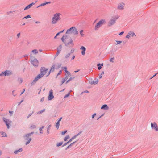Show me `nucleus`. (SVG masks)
I'll list each match as a JSON object with an SVG mask.
<instances>
[{
    "label": "nucleus",
    "mask_w": 158,
    "mask_h": 158,
    "mask_svg": "<svg viewBox=\"0 0 158 158\" xmlns=\"http://www.w3.org/2000/svg\"><path fill=\"white\" fill-rule=\"evenodd\" d=\"M61 39L66 46L71 47H73L74 46V44L73 40L71 38L69 39L67 35H64Z\"/></svg>",
    "instance_id": "1"
},
{
    "label": "nucleus",
    "mask_w": 158,
    "mask_h": 158,
    "mask_svg": "<svg viewBox=\"0 0 158 158\" xmlns=\"http://www.w3.org/2000/svg\"><path fill=\"white\" fill-rule=\"evenodd\" d=\"M61 15V14L60 13H56L54 14L51 20L52 23L53 24L57 23L61 19L60 17Z\"/></svg>",
    "instance_id": "2"
},
{
    "label": "nucleus",
    "mask_w": 158,
    "mask_h": 158,
    "mask_svg": "<svg viewBox=\"0 0 158 158\" xmlns=\"http://www.w3.org/2000/svg\"><path fill=\"white\" fill-rule=\"evenodd\" d=\"M66 33L68 34L76 35L78 34V31L76 27H73L67 30Z\"/></svg>",
    "instance_id": "3"
},
{
    "label": "nucleus",
    "mask_w": 158,
    "mask_h": 158,
    "mask_svg": "<svg viewBox=\"0 0 158 158\" xmlns=\"http://www.w3.org/2000/svg\"><path fill=\"white\" fill-rule=\"evenodd\" d=\"M119 17L118 16H114L112 17L109 21L108 25L111 26L114 24L116 23V20L118 19Z\"/></svg>",
    "instance_id": "4"
},
{
    "label": "nucleus",
    "mask_w": 158,
    "mask_h": 158,
    "mask_svg": "<svg viewBox=\"0 0 158 158\" xmlns=\"http://www.w3.org/2000/svg\"><path fill=\"white\" fill-rule=\"evenodd\" d=\"M106 21L105 19H101L98 22L96 25L95 27V30H97L102 25L105 24Z\"/></svg>",
    "instance_id": "5"
},
{
    "label": "nucleus",
    "mask_w": 158,
    "mask_h": 158,
    "mask_svg": "<svg viewBox=\"0 0 158 158\" xmlns=\"http://www.w3.org/2000/svg\"><path fill=\"white\" fill-rule=\"evenodd\" d=\"M48 69L44 67H41L40 69V73L44 76V75H47V73L48 72Z\"/></svg>",
    "instance_id": "6"
},
{
    "label": "nucleus",
    "mask_w": 158,
    "mask_h": 158,
    "mask_svg": "<svg viewBox=\"0 0 158 158\" xmlns=\"http://www.w3.org/2000/svg\"><path fill=\"white\" fill-rule=\"evenodd\" d=\"M151 127L152 129L155 131H158V126L155 122L151 123Z\"/></svg>",
    "instance_id": "7"
},
{
    "label": "nucleus",
    "mask_w": 158,
    "mask_h": 158,
    "mask_svg": "<svg viewBox=\"0 0 158 158\" xmlns=\"http://www.w3.org/2000/svg\"><path fill=\"white\" fill-rule=\"evenodd\" d=\"M12 74V72L10 70H6L5 72H2L0 74V76H7L11 75Z\"/></svg>",
    "instance_id": "8"
},
{
    "label": "nucleus",
    "mask_w": 158,
    "mask_h": 158,
    "mask_svg": "<svg viewBox=\"0 0 158 158\" xmlns=\"http://www.w3.org/2000/svg\"><path fill=\"white\" fill-rule=\"evenodd\" d=\"M125 4L123 2H120L117 6V9L118 10H122L124 9Z\"/></svg>",
    "instance_id": "9"
},
{
    "label": "nucleus",
    "mask_w": 158,
    "mask_h": 158,
    "mask_svg": "<svg viewBox=\"0 0 158 158\" xmlns=\"http://www.w3.org/2000/svg\"><path fill=\"white\" fill-rule=\"evenodd\" d=\"M31 63L35 67H37L38 66V61L36 59H34L31 60Z\"/></svg>",
    "instance_id": "10"
},
{
    "label": "nucleus",
    "mask_w": 158,
    "mask_h": 158,
    "mask_svg": "<svg viewBox=\"0 0 158 158\" xmlns=\"http://www.w3.org/2000/svg\"><path fill=\"white\" fill-rule=\"evenodd\" d=\"M135 36L136 35L133 32L130 31L128 32V34L126 35V37L127 38L129 39L131 37Z\"/></svg>",
    "instance_id": "11"
},
{
    "label": "nucleus",
    "mask_w": 158,
    "mask_h": 158,
    "mask_svg": "<svg viewBox=\"0 0 158 158\" xmlns=\"http://www.w3.org/2000/svg\"><path fill=\"white\" fill-rule=\"evenodd\" d=\"M3 121L5 122L6 125L7 126L8 128H9V124L11 123V121L8 119H6L5 118H3Z\"/></svg>",
    "instance_id": "12"
},
{
    "label": "nucleus",
    "mask_w": 158,
    "mask_h": 158,
    "mask_svg": "<svg viewBox=\"0 0 158 158\" xmlns=\"http://www.w3.org/2000/svg\"><path fill=\"white\" fill-rule=\"evenodd\" d=\"M53 90L52 89L50 90L49 91V93L48 97V100H50L54 98V97L53 95Z\"/></svg>",
    "instance_id": "13"
},
{
    "label": "nucleus",
    "mask_w": 158,
    "mask_h": 158,
    "mask_svg": "<svg viewBox=\"0 0 158 158\" xmlns=\"http://www.w3.org/2000/svg\"><path fill=\"white\" fill-rule=\"evenodd\" d=\"M43 76V75L40 73L35 78L33 81L34 82L37 81L39 79L41 78Z\"/></svg>",
    "instance_id": "14"
},
{
    "label": "nucleus",
    "mask_w": 158,
    "mask_h": 158,
    "mask_svg": "<svg viewBox=\"0 0 158 158\" xmlns=\"http://www.w3.org/2000/svg\"><path fill=\"white\" fill-rule=\"evenodd\" d=\"M80 133H81L80 132L73 137L68 142H67V143H69V142L72 141L73 139L76 138V137L80 134Z\"/></svg>",
    "instance_id": "15"
},
{
    "label": "nucleus",
    "mask_w": 158,
    "mask_h": 158,
    "mask_svg": "<svg viewBox=\"0 0 158 158\" xmlns=\"http://www.w3.org/2000/svg\"><path fill=\"white\" fill-rule=\"evenodd\" d=\"M81 50H82L81 54L83 55H85V51H86V48L84 46H81L80 48Z\"/></svg>",
    "instance_id": "16"
},
{
    "label": "nucleus",
    "mask_w": 158,
    "mask_h": 158,
    "mask_svg": "<svg viewBox=\"0 0 158 158\" xmlns=\"http://www.w3.org/2000/svg\"><path fill=\"white\" fill-rule=\"evenodd\" d=\"M62 119V117L60 118L58 120V122L56 123L55 126L56 128H57V129H58L59 128V127L60 124V122Z\"/></svg>",
    "instance_id": "17"
},
{
    "label": "nucleus",
    "mask_w": 158,
    "mask_h": 158,
    "mask_svg": "<svg viewBox=\"0 0 158 158\" xmlns=\"http://www.w3.org/2000/svg\"><path fill=\"white\" fill-rule=\"evenodd\" d=\"M35 4V3L34 2H32L31 4H30L28 5L24 9V10H27L30 8H31L32 6Z\"/></svg>",
    "instance_id": "18"
},
{
    "label": "nucleus",
    "mask_w": 158,
    "mask_h": 158,
    "mask_svg": "<svg viewBox=\"0 0 158 158\" xmlns=\"http://www.w3.org/2000/svg\"><path fill=\"white\" fill-rule=\"evenodd\" d=\"M108 109L109 107L106 104H104L102 105L101 107V109H103L105 110H107Z\"/></svg>",
    "instance_id": "19"
},
{
    "label": "nucleus",
    "mask_w": 158,
    "mask_h": 158,
    "mask_svg": "<svg viewBox=\"0 0 158 158\" xmlns=\"http://www.w3.org/2000/svg\"><path fill=\"white\" fill-rule=\"evenodd\" d=\"M55 69L54 65L52 66L51 67L50 71L48 72L47 76H48L50 75L51 72H53L54 70Z\"/></svg>",
    "instance_id": "20"
},
{
    "label": "nucleus",
    "mask_w": 158,
    "mask_h": 158,
    "mask_svg": "<svg viewBox=\"0 0 158 158\" xmlns=\"http://www.w3.org/2000/svg\"><path fill=\"white\" fill-rule=\"evenodd\" d=\"M50 2H46L45 3H43L40 4L39 6L37 7H40V6H45L48 4H50Z\"/></svg>",
    "instance_id": "21"
},
{
    "label": "nucleus",
    "mask_w": 158,
    "mask_h": 158,
    "mask_svg": "<svg viewBox=\"0 0 158 158\" xmlns=\"http://www.w3.org/2000/svg\"><path fill=\"white\" fill-rule=\"evenodd\" d=\"M65 78H66L67 79L68 78V77H70L71 76V74H70V72H69L68 73H66L65 74Z\"/></svg>",
    "instance_id": "22"
},
{
    "label": "nucleus",
    "mask_w": 158,
    "mask_h": 158,
    "mask_svg": "<svg viewBox=\"0 0 158 158\" xmlns=\"http://www.w3.org/2000/svg\"><path fill=\"white\" fill-rule=\"evenodd\" d=\"M103 64L102 63V64H97V66H98V70H100L101 68L103 66Z\"/></svg>",
    "instance_id": "23"
},
{
    "label": "nucleus",
    "mask_w": 158,
    "mask_h": 158,
    "mask_svg": "<svg viewBox=\"0 0 158 158\" xmlns=\"http://www.w3.org/2000/svg\"><path fill=\"white\" fill-rule=\"evenodd\" d=\"M62 48V46L61 45H60L57 48V51L60 52Z\"/></svg>",
    "instance_id": "24"
},
{
    "label": "nucleus",
    "mask_w": 158,
    "mask_h": 158,
    "mask_svg": "<svg viewBox=\"0 0 158 158\" xmlns=\"http://www.w3.org/2000/svg\"><path fill=\"white\" fill-rule=\"evenodd\" d=\"M64 31V30H63V31H62L58 33L56 35V36L54 38L56 39V37L58 36L60 34V33H63Z\"/></svg>",
    "instance_id": "25"
},
{
    "label": "nucleus",
    "mask_w": 158,
    "mask_h": 158,
    "mask_svg": "<svg viewBox=\"0 0 158 158\" xmlns=\"http://www.w3.org/2000/svg\"><path fill=\"white\" fill-rule=\"evenodd\" d=\"M70 138V137L69 135H67L64 138V141H66L68 139H69Z\"/></svg>",
    "instance_id": "26"
},
{
    "label": "nucleus",
    "mask_w": 158,
    "mask_h": 158,
    "mask_svg": "<svg viewBox=\"0 0 158 158\" xmlns=\"http://www.w3.org/2000/svg\"><path fill=\"white\" fill-rule=\"evenodd\" d=\"M17 81L18 83L20 84L23 81L22 79L21 78H18Z\"/></svg>",
    "instance_id": "27"
},
{
    "label": "nucleus",
    "mask_w": 158,
    "mask_h": 158,
    "mask_svg": "<svg viewBox=\"0 0 158 158\" xmlns=\"http://www.w3.org/2000/svg\"><path fill=\"white\" fill-rule=\"evenodd\" d=\"M22 151V149L21 148V149H19V150H17L16 151H15V152H14V153H15V154H17L19 152H21V151Z\"/></svg>",
    "instance_id": "28"
},
{
    "label": "nucleus",
    "mask_w": 158,
    "mask_h": 158,
    "mask_svg": "<svg viewBox=\"0 0 158 158\" xmlns=\"http://www.w3.org/2000/svg\"><path fill=\"white\" fill-rule=\"evenodd\" d=\"M33 133H31L29 134H27L25 136V137H26L27 138L26 139H27V138L29 136H31V135Z\"/></svg>",
    "instance_id": "29"
},
{
    "label": "nucleus",
    "mask_w": 158,
    "mask_h": 158,
    "mask_svg": "<svg viewBox=\"0 0 158 158\" xmlns=\"http://www.w3.org/2000/svg\"><path fill=\"white\" fill-rule=\"evenodd\" d=\"M67 80V79L65 78L63 79L61 81V85H62Z\"/></svg>",
    "instance_id": "30"
},
{
    "label": "nucleus",
    "mask_w": 158,
    "mask_h": 158,
    "mask_svg": "<svg viewBox=\"0 0 158 158\" xmlns=\"http://www.w3.org/2000/svg\"><path fill=\"white\" fill-rule=\"evenodd\" d=\"M83 30H81L80 31V34L81 37H83L84 36V34L83 33Z\"/></svg>",
    "instance_id": "31"
},
{
    "label": "nucleus",
    "mask_w": 158,
    "mask_h": 158,
    "mask_svg": "<svg viewBox=\"0 0 158 158\" xmlns=\"http://www.w3.org/2000/svg\"><path fill=\"white\" fill-rule=\"evenodd\" d=\"M98 79H97L96 80H95V81H93V84H96L98 83Z\"/></svg>",
    "instance_id": "32"
},
{
    "label": "nucleus",
    "mask_w": 158,
    "mask_h": 158,
    "mask_svg": "<svg viewBox=\"0 0 158 158\" xmlns=\"http://www.w3.org/2000/svg\"><path fill=\"white\" fill-rule=\"evenodd\" d=\"M63 143V142L58 143L57 144V146L58 147L60 146Z\"/></svg>",
    "instance_id": "33"
},
{
    "label": "nucleus",
    "mask_w": 158,
    "mask_h": 158,
    "mask_svg": "<svg viewBox=\"0 0 158 158\" xmlns=\"http://www.w3.org/2000/svg\"><path fill=\"white\" fill-rule=\"evenodd\" d=\"M31 138H29V139L27 141V142L26 143V144L27 145L31 141Z\"/></svg>",
    "instance_id": "34"
},
{
    "label": "nucleus",
    "mask_w": 158,
    "mask_h": 158,
    "mask_svg": "<svg viewBox=\"0 0 158 158\" xmlns=\"http://www.w3.org/2000/svg\"><path fill=\"white\" fill-rule=\"evenodd\" d=\"M31 18V17L30 15H27V16L24 17L23 19H27L28 18Z\"/></svg>",
    "instance_id": "35"
},
{
    "label": "nucleus",
    "mask_w": 158,
    "mask_h": 158,
    "mask_svg": "<svg viewBox=\"0 0 158 158\" xmlns=\"http://www.w3.org/2000/svg\"><path fill=\"white\" fill-rule=\"evenodd\" d=\"M63 68L64 69V71H65V72H66V73H68L69 72L68 71H67V68L66 67H64Z\"/></svg>",
    "instance_id": "36"
},
{
    "label": "nucleus",
    "mask_w": 158,
    "mask_h": 158,
    "mask_svg": "<svg viewBox=\"0 0 158 158\" xmlns=\"http://www.w3.org/2000/svg\"><path fill=\"white\" fill-rule=\"evenodd\" d=\"M32 52L35 54H36L38 53L37 50L36 49H34V50H33L32 51Z\"/></svg>",
    "instance_id": "37"
},
{
    "label": "nucleus",
    "mask_w": 158,
    "mask_h": 158,
    "mask_svg": "<svg viewBox=\"0 0 158 158\" xmlns=\"http://www.w3.org/2000/svg\"><path fill=\"white\" fill-rule=\"evenodd\" d=\"M15 11H8L7 12V14L8 15H10V13H13V12H15Z\"/></svg>",
    "instance_id": "38"
},
{
    "label": "nucleus",
    "mask_w": 158,
    "mask_h": 158,
    "mask_svg": "<svg viewBox=\"0 0 158 158\" xmlns=\"http://www.w3.org/2000/svg\"><path fill=\"white\" fill-rule=\"evenodd\" d=\"M67 132V131L66 130L64 131H62L61 132V134L62 135H64Z\"/></svg>",
    "instance_id": "39"
},
{
    "label": "nucleus",
    "mask_w": 158,
    "mask_h": 158,
    "mask_svg": "<svg viewBox=\"0 0 158 158\" xmlns=\"http://www.w3.org/2000/svg\"><path fill=\"white\" fill-rule=\"evenodd\" d=\"M116 42L117 43L116 44V45L120 44L122 43V41H116Z\"/></svg>",
    "instance_id": "40"
},
{
    "label": "nucleus",
    "mask_w": 158,
    "mask_h": 158,
    "mask_svg": "<svg viewBox=\"0 0 158 158\" xmlns=\"http://www.w3.org/2000/svg\"><path fill=\"white\" fill-rule=\"evenodd\" d=\"M44 127L43 126L42 127V128H40V133L42 134L43 133V131L42 130V129L44 128Z\"/></svg>",
    "instance_id": "41"
},
{
    "label": "nucleus",
    "mask_w": 158,
    "mask_h": 158,
    "mask_svg": "<svg viewBox=\"0 0 158 158\" xmlns=\"http://www.w3.org/2000/svg\"><path fill=\"white\" fill-rule=\"evenodd\" d=\"M70 53H68V54H67L65 56V57L66 58H68L70 56Z\"/></svg>",
    "instance_id": "42"
},
{
    "label": "nucleus",
    "mask_w": 158,
    "mask_h": 158,
    "mask_svg": "<svg viewBox=\"0 0 158 158\" xmlns=\"http://www.w3.org/2000/svg\"><path fill=\"white\" fill-rule=\"evenodd\" d=\"M45 110V109H44L43 110H41V111H40L39 112H38V114H41Z\"/></svg>",
    "instance_id": "43"
},
{
    "label": "nucleus",
    "mask_w": 158,
    "mask_h": 158,
    "mask_svg": "<svg viewBox=\"0 0 158 158\" xmlns=\"http://www.w3.org/2000/svg\"><path fill=\"white\" fill-rule=\"evenodd\" d=\"M114 58H111L110 59V61L111 62H112V63H113L114 62Z\"/></svg>",
    "instance_id": "44"
},
{
    "label": "nucleus",
    "mask_w": 158,
    "mask_h": 158,
    "mask_svg": "<svg viewBox=\"0 0 158 158\" xmlns=\"http://www.w3.org/2000/svg\"><path fill=\"white\" fill-rule=\"evenodd\" d=\"M2 136L3 137L6 136V133H5L4 132H2Z\"/></svg>",
    "instance_id": "45"
},
{
    "label": "nucleus",
    "mask_w": 158,
    "mask_h": 158,
    "mask_svg": "<svg viewBox=\"0 0 158 158\" xmlns=\"http://www.w3.org/2000/svg\"><path fill=\"white\" fill-rule=\"evenodd\" d=\"M61 72H62V71L61 70H60L59 71V72L57 74V76H56V78H57V76L59 75H60V74H61Z\"/></svg>",
    "instance_id": "46"
},
{
    "label": "nucleus",
    "mask_w": 158,
    "mask_h": 158,
    "mask_svg": "<svg viewBox=\"0 0 158 158\" xmlns=\"http://www.w3.org/2000/svg\"><path fill=\"white\" fill-rule=\"evenodd\" d=\"M69 94H70V93H69L67 94H66L65 95V96L64 97V98H66V97H68L69 95Z\"/></svg>",
    "instance_id": "47"
},
{
    "label": "nucleus",
    "mask_w": 158,
    "mask_h": 158,
    "mask_svg": "<svg viewBox=\"0 0 158 158\" xmlns=\"http://www.w3.org/2000/svg\"><path fill=\"white\" fill-rule=\"evenodd\" d=\"M60 52L57 51V53H56V56H57L60 53Z\"/></svg>",
    "instance_id": "48"
},
{
    "label": "nucleus",
    "mask_w": 158,
    "mask_h": 158,
    "mask_svg": "<svg viewBox=\"0 0 158 158\" xmlns=\"http://www.w3.org/2000/svg\"><path fill=\"white\" fill-rule=\"evenodd\" d=\"M75 51V49L74 48H72L71 50V53Z\"/></svg>",
    "instance_id": "49"
},
{
    "label": "nucleus",
    "mask_w": 158,
    "mask_h": 158,
    "mask_svg": "<svg viewBox=\"0 0 158 158\" xmlns=\"http://www.w3.org/2000/svg\"><path fill=\"white\" fill-rule=\"evenodd\" d=\"M15 91H13L12 92V94H13V95L14 96H15L16 95V94H14V92H15Z\"/></svg>",
    "instance_id": "50"
},
{
    "label": "nucleus",
    "mask_w": 158,
    "mask_h": 158,
    "mask_svg": "<svg viewBox=\"0 0 158 158\" xmlns=\"http://www.w3.org/2000/svg\"><path fill=\"white\" fill-rule=\"evenodd\" d=\"M96 113H94V114L92 115V118H94V117L96 116Z\"/></svg>",
    "instance_id": "51"
},
{
    "label": "nucleus",
    "mask_w": 158,
    "mask_h": 158,
    "mask_svg": "<svg viewBox=\"0 0 158 158\" xmlns=\"http://www.w3.org/2000/svg\"><path fill=\"white\" fill-rule=\"evenodd\" d=\"M76 142H73V143H72L69 146L67 147V148H69V147L72 145L74 143H75Z\"/></svg>",
    "instance_id": "52"
},
{
    "label": "nucleus",
    "mask_w": 158,
    "mask_h": 158,
    "mask_svg": "<svg viewBox=\"0 0 158 158\" xmlns=\"http://www.w3.org/2000/svg\"><path fill=\"white\" fill-rule=\"evenodd\" d=\"M44 97H43V98H41V100H40V101H41V102H43V101H44Z\"/></svg>",
    "instance_id": "53"
},
{
    "label": "nucleus",
    "mask_w": 158,
    "mask_h": 158,
    "mask_svg": "<svg viewBox=\"0 0 158 158\" xmlns=\"http://www.w3.org/2000/svg\"><path fill=\"white\" fill-rule=\"evenodd\" d=\"M124 33V32H122L119 33V35H122Z\"/></svg>",
    "instance_id": "54"
},
{
    "label": "nucleus",
    "mask_w": 158,
    "mask_h": 158,
    "mask_svg": "<svg viewBox=\"0 0 158 158\" xmlns=\"http://www.w3.org/2000/svg\"><path fill=\"white\" fill-rule=\"evenodd\" d=\"M9 113L10 114H11V115H12V114L13 113V111H10Z\"/></svg>",
    "instance_id": "55"
},
{
    "label": "nucleus",
    "mask_w": 158,
    "mask_h": 158,
    "mask_svg": "<svg viewBox=\"0 0 158 158\" xmlns=\"http://www.w3.org/2000/svg\"><path fill=\"white\" fill-rule=\"evenodd\" d=\"M20 33H18L17 34V37H18V38H19V36H20Z\"/></svg>",
    "instance_id": "56"
},
{
    "label": "nucleus",
    "mask_w": 158,
    "mask_h": 158,
    "mask_svg": "<svg viewBox=\"0 0 158 158\" xmlns=\"http://www.w3.org/2000/svg\"><path fill=\"white\" fill-rule=\"evenodd\" d=\"M102 74H100L99 76V78H101L102 77Z\"/></svg>",
    "instance_id": "57"
},
{
    "label": "nucleus",
    "mask_w": 158,
    "mask_h": 158,
    "mask_svg": "<svg viewBox=\"0 0 158 158\" xmlns=\"http://www.w3.org/2000/svg\"><path fill=\"white\" fill-rule=\"evenodd\" d=\"M31 115V114H30L27 117V118H28Z\"/></svg>",
    "instance_id": "58"
},
{
    "label": "nucleus",
    "mask_w": 158,
    "mask_h": 158,
    "mask_svg": "<svg viewBox=\"0 0 158 158\" xmlns=\"http://www.w3.org/2000/svg\"><path fill=\"white\" fill-rule=\"evenodd\" d=\"M74 58H75V56H73V57H72V58L71 59V60H73L74 59Z\"/></svg>",
    "instance_id": "59"
},
{
    "label": "nucleus",
    "mask_w": 158,
    "mask_h": 158,
    "mask_svg": "<svg viewBox=\"0 0 158 158\" xmlns=\"http://www.w3.org/2000/svg\"><path fill=\"white\" fill-rule=\"evenodd\" d=\"M158 73H157L156 74H155L151 78V79H152V78H153L154 76H156V75Z\"/></svg>",
    "instance_id": "60"
},
{
    "label": "nucleus",
    "mask_w": 158,
    "mask_h": 158,
    "mask_svg": "<svg viewBox=\"0 0 158 158\" xmlns=\"http://www.w3.org/2000/svg\"><path fill=\"white\" fill-rule=\"evenodd\" d=\"M70 81V80L69 79L68 81H67L66 82V83H67Z\"/></svg>",
    "instance_id": "61"
},
{
    "label": "nucleus",
    "mask_w": 158,
    "mask_h": 158,
    "mask_svg": "<svg viewBox=\"0 0 158 158\" xmlns=\"http://www.w3.org/2000/svg\"><path fill=\"white\" fill-rule=\"evenodd\" d=\"M79 71V70H78L77 71H74V72L76 73V72H77Z\"/></svg>",
    "instance_id": "62"
},
{
    "label": "nucleus",
    "mask_w": 158,
    "mask_h": 158,
    "mask_svg": "<svg viewBox=\"0 0 158 158\" xmlns=\"http://www.w3.org/2000/svg\"><path fill=\"white\" fill-rule=\"evenodd\" d=\"M40 23V22L38 21H36L35 22V23Z\"/></svg>",
    "instance_id": "63"
},
{
    "label": "nucleus",
    "mask_w": 158,
    "mask_h": 158,
    "mask_svg": "<svg viewBox=\"0 0 158 158\" xmlns=\"http://www.w3.org/2000/svg\"><path fill=\"white\" fill-rule=\"evenodd\" d=\"M73 79V78H72V77H71L69 78V80L70 81H71V80H72Z\"/></svg>",
    "instance_id": "64"
}]
</instances>
